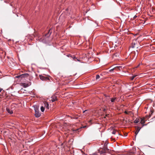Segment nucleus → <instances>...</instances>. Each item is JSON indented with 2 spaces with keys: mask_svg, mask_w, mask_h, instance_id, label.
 <instances>
[{
  "mask_svg": "<svg viewBox=\"0 0 155 155\" xmlns=\"http://www.w3.org/2000/svg\"><path fill=\"white\" fill-rule=\"evenodd\" d=\"M51 29H50L49 30V32L45 35V36H44L43 37V39H40V41H42L44 43H46L48 41L47 40V38H48L51 33L52 31H51Z\"/></svg>",
  "mask_w": 155,
  "mask_h": 155,
  "instance_id": "1",
  "label": "nucleus"
},
{
  "mask_svg": "<svg viewBox=\"0 0 155 155\" xmlns=\"http://www.w3.org/2000/svg\"><path fill=\"white\" fill-rule=\"evenodd\" d=\"M39 77L40 79L42 81H48L50 80L48 77H45L42 75H40Z\"/></svg>",
  "mask_w": 155,
  "mask_h": 155,
  "instance_id": "2",
  "label": "nucleus"
},
{
  "mask_svg": "<svg viewBox=\"0 0 155 155\" xmlns=\"http://www.w3.org/2000/svg\"><path fill=\"white\" fill-rule=\"evenodd\" d=\"M35 116L36 117H40L41 115V113L39 112V111L38 109H35Z\"/></svg>",
  "mask_w": 155,
  "mask_h": 155,
  "instance_id": "3",
  "label": "nucleus"
},
{
  "mask_svg": "<svg viewBox=\"0 0 155 155\" xmlns=\"http://www.w3.org/2000/svg\"><path fill=\"white\" fill-rule=\"evenodd\" d=\"M138 53L137 50L136 51V52L135 51H134V52H132V55H133V54H134V55L133 56H134V59H135L136 58H137V57L138 56Z\"/></svg>",
  "mask_w": 155,
  "mask_h": 155,
  "instance_id": "4",
  "label": "nucleus"
},
{
  "mask_svg": "<svg viewBox=\"0 0 155 155\" xmlns=\"http://www.w3.org/2000/svg\"><path fill=\"white\" fill-rule=\"evenodd\" d=\"M28 75L29 74H22L20 76H18V77H20L21 78H22L25 77H28Z\"/></svg>",
  "mask_w": 155,
  "mask_h": 155,
  "instance_id": "5",
  "label": "nucleus"
},
{
  "mask_svg": "<svg viewBox=\"0 0 155 155\" xmlns=\"http://www.w3.org/2000/svg\"><path fill=\"white\" fill-rule=\"evenodd\" d=\"M57 97L54 95H53L51 97V99L50 100L52 102H53L57 100Z\"/></svg>",
  "mask_w": 155,
  "mask_h": 155,
  "instance_id": "6",
  "label": "nucleus"
},
{
  "mask_svg": "<svg viewBox=\"0 0 155 155\" xmlns=\"http://www.w3.org/2000/svg\"><path fill=\"white\" fill-rule=\"evenodd\" d=\"M141 127H136V130L135 132V134L136 135V136H137L140 130V129L141 128Z\"/></svg>",
  "mask_w": 155,
  "mask_h": 155,
  "instance_id": "7",
  "label": "nucleus"
},
{
  "mask_svg": "<svg viewBox=\"0 0 155 155\" xmlns=\"http://www.w3.org/2000/svg\"><path fill=\"white\" fill-rule=\"evenodd\" d=\"M70 117L71 119H77L78 118V117L77 115H73L72 116H71Z\"/></svg>",
  "mask_w": 155,
  "mask_h": 155,
  "instance_id": "8",
  "label": "nucleus"
},
{
  "mask_svg": "<svg viewBox=\"0 0 155 155\" xmlns=\"http://www.w3.org/2000/svg\"><path fill=\"white\" fill-rule=\"evenodd\" d=\"M117 99L116 97H114L110 98V101L111 102H114Z\"/></svg>",
  "mask_w": 155,
  "mask_h": 155,
  "instance_id": "9",
  "label": "nucleus"
},
{
  "mask_svg": "<svg viewBox=\"0 0 155 155\" xmlns=\"http://www.w3.org/2000/svg\"><path fill=\"white\" fill-rule=\"evenodd\" d=\"M145 122V121L144 120V119L141 118L140 123L142 124H143ZM144 125H143V126H142V127H143Z\"/></svg>",
  "mask_w": 155,
  "mask_h": 155,
  "instance_id": "10",
  "label": "nucleus"
},
{
  "mask_svg": "<svg viewBox=\"0 0 155 155\" xmlns=\"http://www.w3.org/2000/svg\"><path fill=\"white\" fill-rule=\"evenodd\" d=\"M108 150L107 149V146H105L103 147V152H106Z\"/></svg>",
  "mask_w": 155,
  "mask_h": 155,
  "instance_id": "11",
  "label": "nucleus"
},
{
  "mask_svg": "<svg viewBox=\"0 0 155 155\" xmlns=\"http://www.w3.org/2000/svg\"><path fill=\"white\" fill-rule=\"evenodd\" d=\"M6 110L8 113L10 114H12L13 113L12 111V110L8 108H7Z\"/></svg>",
  "mask_w": 155,
  "mask_h": 155,
  "instance_id": "12",
  "label": "nucleus"
},
{
  "mask_svg": "<svg viewBox=\"0 0 155 155\" xmlns=\"http://www.w3.org/2000/svg\"><path fill=\"white\" fill-rule=\"evenodd\" d=\"M117 133L118 134H119V133L118 132H117L116 130H114L112 132V134H115Z\"/></svg>",
  "mask_w": 155,
  "mask_h": 155,
  "instance_id": "13",
  "label": "nucleus"
},
{
  "mask_svg": "<svg viewBox=\"0 0 155 155\" xmlns=\"http://www.w3.org/2000/svg\"><path fill=\"white\" fill-rule=\"evenodd\" d=\"M140 121L139 119L137 118L136 120L134 121V122L135 123H137Z\"/></svg>",
  "mask_w": 155,
  "mask_h": 155,
  "instance_id": "14",
  "label": "nucleus"
},
{
  "mask_svg": "<svg viewBox=\"0 0 155 155\" xmlns=\"http://www.w3.org/2000/svg\"><path fill=\"white\" fill-rule=\"evenodd\" d=\"M137 76V75H134L130 77V80H133L134 78Z\"/></svg>",
  "mask_w": 155,
  "mask_h": 155,
  "instance_id": "15",
  "label": "nucleus"
},
{
  "mask_svg": "<svg viewBox=\"0 0 155 155\" xmlns=\"http://www.w3.org/2000/svg\"><path fill=\"white\" fill-rule=\"evenodd\" d=\"M41 111L42 112H43L45 110V108L41 106Z\"/></svg>",
  "mask_w": 155,
  "mask_h": 155,
  "instance_id": "16",
  "label": "nucleus"
},
{
  "mask_svg": "<svg viewBox=\"0 0 155 155\" xmlns=\"http://www.w3.org/2000/svg\"><path fill=\"white\" fill-rule=\"evenodd\" d=\"M135 43L133 42L132 44V48H134L135 47Z\"/></svg>",
  "mask_w": 155,
  "mask_h": 155,
  "instance_id": "17",
  "label": "nucleus"
},
{
  "mask_svg": "<svg viewBox=\"0 0 155 155\" xmlns=\"http://www.w3.org/2000/svg\"><path fill=\"white\" fill-rule=\"evenodd\" d=\"M108 143H107V142L106 141V142L104 143V147H105V146H107V144Z\"/></svg>",
  "mask_w": 155,
  "mask_h": 155,
  "instance_id": "18",
  "label": "nucleus"
},
{
  "mask_svg": "<svg viewBox=\"0 0 155 155\" xmlns=\"http://www.w3.org/2000/svg\"><path fill=\"white\" fill-rule=\"evenodd\" d=\"M108 143H107V142L106 141V142L104 143V147H105V146H107V144Z\"/></svg>",
  "mask_w": 155,
  "mask_h": 155,
  "instance_id": "19",
  "label": "nucleus"
},
{
  "mask_svg": "<svg viewBox=\"0 0 155 155\" xmlns=\"http://www.w3.org/2000/svg\"><path fill=\"white\" fill-rule=\"evenodd\" d=\"M100 77V76L99 75L97 74L96 75V79H98Z\"/></svg>",
  "mask_w": 155,
  "mask_h": 155,
  "instance_id": "20",
  "label": "nucleus"
},
{
  "mask_svg": "<svg viewBox=\"0 0 155 155\" xmlns=\"http://www.w3.org/2000/svg\"><path fill=\"white\" fill-rule=\"evenodd\" d=\"M70 57H71V58H72L74 59H77L76 57L75 56H72L71 55V56Z\"/></svg>",
  "mask_w": 155,
  "mask_h": 155,
  "instance_id": "21",
  "label": "nucleus"
},
{
  "mask_svg": "<svg viewBox=\"0 0 155 155\" xmlns=\"http://www.w3.org/2000/svg\"><path fill=\"white\" fill-rule=\"evenodd\" d=\"M86 127V126H83V127H81L80 128H79V129H77L76 130H79L80 129H81V128H84Z\"/></svg>",
  "mask_w": 155,
  "mask_h": 155,
  "instance_id": "22",
  "label": "nucleus"
},
{
  "mask_svg": "<svg viewBox=\"0 0 155 155\" xmlns=\"http://www.w3.org/2000/svg\"><path fill=\"white\" fill-rule=\"evenodd\" d=\"M29 86V85H28V84H25L24 85V87H28Z\"/></svg>",
  "mask_w": 155,
  "mask_h": 155,
  "instance_id": "23",
  "label": "nucleus"
},
{
  "mask_svg": "<svg viewBox=\"0 0 155 155\" xmlns=\"http://www.w3.org/2000/svg\"><path fill=\"white\" fill-rule=\"evenodd\" d=\"M114 70V68H113L110 70L109 71L110 72H112Z\"/></svg>",
  "mask_w": 155,
  "mask_h": 155,
  "instance_id": "24",
  "label": "nucleus"
},
{
  "mask_svg": "<svg viewBox=\"0 0 155 155\" xmlns=\"http://www.w3.org/2000/svg\"><path fill=\"white\" fill-rule=\"evenodd\" d=\"M49 104L48 103L46 104V107L47 108H48Z\"/></svg>",
  "mask_w": 155,
  "mask_h": 155,
  "instance_id": "25",
  "label": "nucleus"
},
{
  "mask_svg": "<svg viewBox=\"0 0 155 155\" xmlns=\"http://www.w3.org/2000/svg\"><path fill=\"white\" fill-rule=\"evenodd\" d=\"M67 56L68 57H70L71 56V55L70 54H68L67 55Z\"/></svg>",
  "mask_w": 155,
  "mask_h": 155,
  "instance_id": "26",
  "label": "nucleus"
},
{
  "mask_svg": "<svg viewBox=\"0 0 155 155\" xmlns=\"http://www.w3.org/2000/svg\"><path fill=\"white\" fill-rule=\"evenodd\" d=\"M140 64H139L138 65H137V66L136 67V68H138V67L140 66Z\"/></svg>",
  "mask_w": 155,
  "mask_h": 155,
  "instance_id": "27",
  "label": "nucleus"
},
{
  "mask_svg": "<svg viewBox=\"0 0 155 155\" xmlns=\"http://www.w3.org/2000/svg\"><path fill=\"white\" fill-rule=\"evenodd\" d=\"M2 89L0 88V92L2 91Z\"/></svg>",
  "mask_w": 155,
  "mask_h": 155,
  "instance_id": "28",
  "label": "nucleus"
},
{
  "mask_svg": "<svg viewBox=\"0 0 155 155\" xmlns=\"http://www.w3.org/2000/svg\"><path fill=\"white\" fill-rule=\"evenodd\" d=\"M109 115V114H106V117H107Z\"/></svg>",
  "mask_w": 155,
  "mask_h": 155,
  "instance_id": "29",
  "label": "nucleus"
},
{
  "mask_svg": "<svg viewBox=\"0 0 155 155\" xmlns=\"http://www.w3.org/2000/svg\"><path fill=\"white\" fill-rule=\"evenodd\" d=\"M87 110H84V111H83V112L84 113L85 112H86V111H87Z\"/></svg>",
  "mask_w": 155,
  "mask_h": 155,
  "instance_id": "30",
  "label": "nucleus"
},
{
  "mask_svg": "<svg viewBox=\"0 0 155 155\" xmlns=\"http://www.w3.org/2000/svg\"><path fill=\"white\" fill-rule=\"evenodd\" d=\"M77 60H78V61H79V60H78V59H77Z\"/></svg>",
  "mask_w": 155,
  "mask_h": 155,
  "instance_id": "31",
  "label": "nucleus"
},
{
  "mask_svg": "<svg viewBox=\"0 0 155 155\" xmlns=\"http://www.w3.org/2000/svg\"><path fill=\"white\" fill-rule=\"evenodd\" d=\"M125 113H127V112H126V111H125Z\"/></svg>",
  "mask_w": 155,
  "mask_h": 155,
  "instance_id": "32",
  "label": "nucleus"
}]
</instances>
